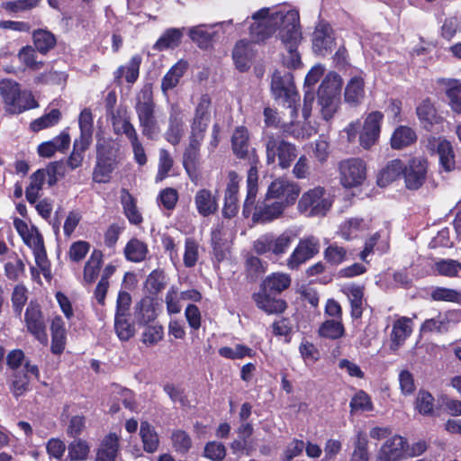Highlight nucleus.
<instances>
[{"instance_id": "1", "label": "nucleus", "mask_w": 461, "mask_h": 461, "mask_svg": "<svg viewBox=\"0 0 461 461\" xmlns=\"http://www.w3.org/2000/svg\"><path fill=\"white\" fill-rule=\"evenodd\" d=\"M251 18L252 40L263 41L275 35L287 51L284 64L288 68L299 66L301 59L297 49L303 39L299 11L288 5H277L258 10Z\"/></svg>"}, {"instance_id": "2", "label": "nucleus", "mask_w": 461, "mask_h": 461, "mask_svg": "<svg viewBox=\"0 0 461 461\" xmlns=\"http://www.w3.org/2000/svg\"><path fill=\"white\" fill-rule=\"evenodd\" d=\"M258 175L257 167L252 166L247 176V195L243 204V215L248 218L252 214V221L255 223H267L279 218L284 212L282 203L269 202L265 197L264 201L258 202L255 207L254 203L258 190Z\"/></svg>"}, {"instance_id": "3", "label": "nucleus", "mask_w": 461, "mask_h": 461, "mask_svg": "<svg viewBox=\"0 0 461 461\" xmlns=\"http://www.w3.org/2000/svg\"><path fill=\"white\" fill-rule=\"evenodd\" d=\"M0 96L5 111L12 114H18L39 106L32 93L22 90L20 85L12 79L0 81Z\"/></svg>"}, {"instance_id": "4", "label": "nucleus", "mask_w": 461, "mask_h": 461, "mask_svg": "<svg viewBox=\"0 0 461 461\" xmlns=\"http://www.w3.org/2000/svg\"><path fill=\"white\" fill-rule=\"evenodd\" d=\"M142 134L154 140L160 132V127L155 116V104L151 86H145L137 95L135 106Z\"/></svg>"}, {"instance_id": "5", "label": "nucleus", "mask_w": 461, "mask_h": 461, "mask_svg": "<svg viewBox=\"0 0 461 461\" xmlns=\"http://www.w3.org/2000/svg\"><path fill=\"white\" fill-rule=\"evenodd\" d=\"M341 86L342 80L335 72L328 73L321 82L318 91V102L325 120H330L339 108Z\"/></svg>"}, {"instance_id": "6", "label": "nucleus", "mask_w": 461, "mask_h": 461, "mask_svg": "<svg viewBox=\"0 0 461 461\" xmlns=\"http://www.w3.org/2000/svg\"><path fill=\"white\" fill-rule=\"evenodd\" d=\"M271 92L276 100H281L287 106L289 116L297 117L296 104L299 101V95L291 73L275 72L271 81Z\"/></svg>"}, {"instance_id": "7", "label": "nucleus", "mask_w": 461, "mask_h": 461, "mask_svg": "<svg viewBox=\"0 0 461 461\" xmlns=\"http://www.w3.org/2000/svg\"><path fill=\"white\" fill-rule=\"evenodd\" d=\"M332 205L325 189L317 186L304 192L298 201L297 210L308 217L324 216Z\"/></svg>"}, {"instance_id": "8", "label": "nucleus", "mask_w": 461, "mask_h": 461, "mask_svg": "<svg viewBox=\"0 0 461 461\" xmlns=\"http://www.w3.org/2000/svg\"><path fill=\"white\" fill-rule=\"evenodd\" d=\"M293 240V234L288 231H285L279 235L267 232L260 235L253 242V249L258 255L270 253L278 258L287 252Z\"/></svg>"}, {"instance_id": "9", "label": "nucleus", "mask_w": 461, "mask_h": 461, "mask_svg": "<svg viewBox=\"0 0 461 461\" xmlns=\"http://www.w3.org/2000/svg\"><path fill=\"white\" fill-rule=\"evenodd\" d=\"M267 163H278L281 168H287L297 157L294 145L284 140L268 135L266 140Z\"/></svg>"}, {"instance_id": "10", "label": "nucleus", "mask_w": 461, "mask_h": 461, "mask_svg": "<svg viewBox=\"0 0 461 461\" xmlns=\"http://www.w3.org/2000/svg\"><path fill=\"white\" fill-rule=\"evenodd\" d=\"M301 193V187L294 181L278 177L271 182L267 188V199H275V202L282 203L285 209L296 202Z\"/></svg>"}, {"instance_id": "11", "label": "nucleus", "mask_w": 461, "mask_h": 461, "mask_svg": "<svg viewBox=\"0 0 461 461\" xmlns=\"http://www.w3.org/2000/svg\"><path fill=\"white\" fill-rule=\"evenodd\" d=\"M339 168L340 183L346 188L359 186L366 179V166L360 158L344 159L339 163Z\"/></svg>"}, {"instance_id": "12", "label": "nucleus", "mask_w": 461, "mask_h": 461, "mask_svg": "<svg viewBox=\"0 0 461 461\" xmlns=\"http://www.w3.org/2000/svg\"><path fill=\"white\" fill-rule=\"evenodd\" d=\"M24 323L27 331L41 344L47 345L49 337L46 321L38 304L31 303L24 313Z\"/></svg>"}, {"instance_id": "13", "label": "nucleus", "mask_w": 461, "mask_h": 461, "mask_svg": "<svg viewBox=\"0 0 461 461\" xmlns=\"http://www.w3.org/2000/svg\"><path fill=\"white\" fill-rule=\"evenodd\" d=\"M320 249L319 240L314 236L301 239L286 260L289 269H297L302 264L313 258Z\"/></svg>"}, {"instance_id": "14", "label": "nucleus", "mask_w": 461, "mask_h": 461, "mask_svg": "<svg viewBox=\"0 0 461 461\" xmlns=\"http://www.w3.org/2000/svg\"><path fill=\"white\" fill-rule=\"evenodd\" d=\"M426 148L438 156L440 167L446 172L456 168L455 153L451 143L446 139L430 136L427 139Z\"/></svg>"}, {"instance_id": "15", "label": "nucleus", "mask_w": 461, "mask_h": 461, "mask_svg": "<svg viewBox=\"0 0 461 461\" xmlns=\"http://www.w3.org/2000/svg\"><path fill=\"white\" fill-rule=\"evenodd\" d=\"M428 173V161L423 157L409 159L404 165L403 177L408 189L417 190L425 182Z\"/></svg>"}, {"instance_id": "16", "label": "nucleus", "mask_w": 461, "mask_h": 461, "mask_svg": "<svg viewBox=\"0 0 461 461\" xmlns=\"http://www.w3.org/2000/svg\"><path fill=\"white\" fill-rule=\"evenodd\" d=\"M264 122L267 127L279 128L284 132L295 138H304L311 135V131L304 127H299L294 124V119L290 116V121L281 118L276 110L266 107L263 112Z\"/></svg>"}, {"instance_id": "17", "label": "nucleus", "mask_w": 461, "mask_h": 461, "mask_svg": "<svg viewBox=\"0 0 461 461\" xmlns=\"http://www.w3.org/2000/svg\"><path fill=\"white\" fill-rule=\"evenodd\" d=\"M406 439L399 435L387 438L378 449L375 461H402L405 459Z\"/></svg>"}, {"instance_id": "18", "label": "nucleus", "mask_w": 461, "mask_h": 461, "mask_svg": "<svg viewBox=\"0 0 461 461\" xmlns=\"http://www.w3.org/2000/svg\"><path fill=\"white\" fill-rule=\"evenodd\" d=\"M58 167H60V166L55 163L50 166L46 171L39 169L31 176L30 185L25 191L26 199L30 203H35L40 197V192L45 182L46 174L50 176L49 182L50 185L56 181V179L52 178L58 173Z\"/></svg>"}, {"instance_id": "19", "label": "nucleus", "mask_w": 461, "mask_h": 461, "mask_svg": "<svg viewBox=\"0 0 461 461\" xmlns=\"http://www.w3.org/2000/svg\"><path fill=\"white\" fill-rule=\"evenodd\" d=\"M32 378L39 379L40 371L36 365L26 361L24 364V372L17 371L14 374V379L11 384V392L15 397L24 394L29 390Z\"/></svg>"}, {"instance_id": "20", "label": "nucleus", "mask_w": 461, "mask_h": 461, "mask_svg": "<svg viewBox=\"0 0 461 461\" xmlns=\"http://www.w3.org/2000/svg\"><path fill=\"white\" fill-rule=\"evenodd\" d=\"M229 182L224 194V206L222 212L225 217L231 218L239 210V183L240 177L234 171H230L228 175Z\"/></svg>"}, {"instance_id": "21", "label": "nucleus", "mask_w": 461, "mask_h": 461, "mask_svg": "<svg viewBox=\"0 0 461 461\" xmlns=\"http://www.w3.org/2000/svg\"><path fill=\"white\" fill-rule=\"evenodd\" d=\"M333 46V36L329 24L320 23L313 32L312 48L315 53L325 56Z\"/></svg>"}, {"instance_id": "22", "label": "nucleus", "mask_w": 461, "mask_h": 461, "mask_svg": "<svg viewBox=\"0 0 461 461\" xmlns=\"http://www.w3.org/2000/svg\"><path fill=\"white\" fill-rule=\"evenodd\" d=\"M212 100L208 95H203L195 107L191 130L205 132L211 122Z\"/></svg>"}, {"instance_id": "23", "label": "nucleus", "mask_w": 461, "mask_h": 461, "mask_svg": "<svg viewBox=\"0 0 461 461\" xmlns=\"http://www.w3.org/2000/svg\"><path fill=\"white\" fill-rule=\"evenodd\" d=\"M257 306L268 314L281 313L286 308V303L282 299L276 298V294L264 291H260L253 295Z\"/></svg>"}, {"instance_id": "24", "label": "nucleus", "mask_w": 461, "mask_h": 461, "mask_svg": "<svg viewBox=\"0 0 461 461\" xmlns=\"http://www.w3.org/2000/svg\"><path fill=\"white\" fill-rule=\"evenodd\" d=\"M184 131L183 117L181 110L176 104H171L168 129L165 133V137L168 142L173 145L180 141Z\"/></svg>"}, {"instance_id": "25", "label": "nucleus", "mask_w": 461, "mask_h": 461, "mask_svg": "<svg viewBox=\"0 0 461 461\" xmlns=\"http://www.w3.org/2000/svg\"><path fill=\"white\" fill-rule=\"evenodd\" d=\"M115 167L116 161L113 156H106L98 149L97 162L93 173V179L97 183H107Z\"/></svg>"}, {"instance_id": "26", "label": "nucleus", "mask_w": 461, "mask_h": 461, "mask_svg": "<svg viewBox=\"0 0 461 461\" xmlns=\"http://www.w3.org/2000/svg\"><path fill=\"white\" fill-rule=\"evenodd\" d=\"M204 133L205 132L191 130L189 145L184 154V166L187 171L195 167Z\"/></svg>"}, {"instance_id": "27", "label": "nucleus", "mask_w": 461, "mask_h": 461, "mask_svg": "<svg viewBox=\"0 0 461 461\" xmlns=\"http://www.w3.org/2000/svg\"><path fill=\"white\" fill-rule=\"evenodd\" d=\"M253 56L254 50L251 42L246 40H240L236 43L233 49L232 58L240 71L249 69Z\"/></svg>"}, {"instance_id": "28", "label": "nucleus", "mask_w": 461, "mask_h": 461, "mask_svg": "<svg viewBox=\"0 0 461 461\" xmlns=\"http://www.w3.org/2000/svg\"><path fill=\"white\" fill-rule=\"evenodd\" d=\"M345 102L357 106L365 98V81L361 76L352 77L345 87Z\"/></svg>"}, {"instance_id": "29", "label": "nucleus", "mask_w": 461, "mask_h": 461, "mask_svg": "<svg viewBox=\"0 0 461 461\" xmlns=\"http://www.w3.org/2000/svg\"><path fill=\"white\" fill-rule=\"evenodd\" d=\"M118 452L119 437L115 433H110L97 448L95 461H115Z\"/></svg>"}, {"instance_id": "30", "label": "nucleus", "mask_w": 461, "mask_h": 461, "mask_svg": "<svg viewBox=\"0 0 461 461\" xmlns=\"http://www.w3.org/2000/svg\"><path fill=\"white\" fill-rule=\"evenodd\" d=\"M412 332V321L410 318L401 317L397 319L393 324L391 334L392 346L391 348L395 350Z\"/></svg>"}, {"instance_id": "31", "label": "nucleus", "mask_w": 461, "mask_h": 461, "mask_svg": "<svg viewBox=\"0 0 461 461\" xmlns=\"http://www.w3.org/2000/svg\"><path fill=\"white\" fill-rule=\"evenodd\" d=\"M70 144V137L67 132H61L51 140L43 142L38 147V153L41 157L50 158L56 151H65Z\"/></svg>"}, {"instance_id": "32", "label": "nucleus", "mask_w": 461, "mask_h": 461, "mask_svg": "<svg viewBox=\"0 0 461 461\" xmlns=\"http://www.w3.org/2000/svg\"><path fill=\"white\" fill-rule=\"evenodd\" d=\"M290 285L291 277L288 274L276 272L267 276L262 282L260 288L276 295L286 290Z\"/></svg>"}, {"instance_id": "33", "label": "nucleus", "mask_w": 461, "mask_h": 461, "mask_svg": "<svg viewBox=\"0 0 461 461\" xmlns=\"http://www.w3.org/2000/svg\"><path fill=\"white\" fill-rule=\"evenodd\" d=\"M188 68V63L183 59L177 61L163 77L161 80V90L166 95L167 91L175 88L180 78L184 76Z\"/></svg>"}, {"instance_id": "34", "label": "nucleus", "mask_w": 461, "mask_h": 461, "mask_svg": "<svg viewBox=\"0 0 461 461\" xmlns=\"http://www.w3.org/2000/svg\"><path fill=\"white\" fill-rule=\"evenodd\" d=\"M51 351L53 354H60L65 348L67 330L65 322L60 316H56L51 321Z\"/></svg>"}, {"instance_id": "35", "label": "nucleus", "mask_w": 461, "mask_h": 461, "mask_svg": "<svg viewBox=\"0 0 461 461\" xmlns=\"http://www.w3.org/2000/svg\"><path fill=\"white\" fill-rule=\"evenodd\" d=\"M416 113L424 128L429 130L434 125L442 122V117L438 114L434 104L429 100H423L416 108Z\"/></svg>"}, {"instance_id": "36", "label": "nucleus", "mask_w": 461, "mask_h": 461, "mask_svg": "<svg viewBox=\"0 0 461 461\" xmlns=\"http://www.w3.org/2000/svg\"><path fill=\"white\" fill-rule=\"evenodd\" d=\"M416 140L417 135L414 130L402 125L393 131L390 143L393 149H402L413 144Z\"/></svg>"}, {"instance_id": "37", "label": "nucleus", "mask_w": 461, "mask_h": 461, "mask_svg": "<svg viewBox=\"0 0 461 461\" xmlns=\"http://www.w3.org/2000/svg\"><path fill=\"white\" fill-rule=\"evenodd\" d=\"M194 203L198 212L203 216L211 215L218 209L217 199L207 189H201L196 193Z\"/></svg>"}, {"instance_id": "38", "label": "nucleus", "mask_w": 461, "mask_h": 461, "mask_svg": "<svg viewBox=\"0 0 461 461\" xmlns=\"http://www.w3.org/2000/svg\"><path fill=\"white\" fill-rule=\"evenodd\" d=\"M351 305V315L355 319L362 316L363 312V287L356 285H348L342 288Z\"/></svg>"}, {"instance_id": "39", "label": "nucleus", "mask_w": 461, "mask_h": 461, "mask_svg": "<svg viewBox=\"0 0 461 461\" xmlns=\"http://www.w3.org/2000/svg\"><path fill=\"white\" fill-rule=\"evenodd\" d=\"M154 299L149 296L142 298L135 306V319L139 324H147L157 317Z\"/></svg>"}, {"instance_id": "40", "label": "nucleus", "mask_w": 461, "mask_h": 461, "mask_svg": "<svg viewBox=\"0 0 461 461\" xmlns=\"http://www.w3.org/2000/svg\"><path fill=\"white\" fill-rule=\"evenodd\" d=\"M249 135L247 128L240 126L235 129L232 138L231 144L234 154L243 158L248 155L249 147Z\"/></svg>"}, {"instance_id": "41", "label": "nucleus", "mask_w": 461, "mask_h": 461, "mask_svg": "<svg viewBox=\"0 0 461 461\" xmlns=\"http://www.w3.org/2000/svg\"><path fill=\"white\" fill-rule=\"evenodd\" d=\"M148 253L149 249L147 244L135 238L130 240L124 248L126 259L134 263L145 260Z\"/></svg>"}, {"instance_id": "42", "label": "nucleus", "mask_w": 461, "mask_h": 461, "mask_svg": "<svg viewBox=\"0 0 461 461\" xmlns=\"http://www.w3.org/2000/svg\"><path fill=\"white\" fill-rule=\"evenodd\" d=\"M102 263L103 253L98 249H94L84 267L83 278L85 282L91 284L96 279Z\"/></svg>"}, {"instance_id": "43", "label": "nucleus", "mask_w": 461, "mask_h": 461, "mask_svg": "<svg viewBox=\"0 0 461 461\" xmlns=\"http://www.w3.org/2000/svg\"><path fill=\"white\" fill-rule=\"evenodd\" d=\"M452 315L451 312L440 313L435 318L426 320L422 323L420 330L422 332H447L450 328Z\"/></svg>"}, {"instance_id": "44", "label": "nucleus", "mask_w": 461, "mask_h": 461, "mask_svg": "<svg viewBox=\"0 0 461 461\" xmlns=\"http://www.w3.org/2000/svg\"><path fill=\"white\" fill-rule=\"evenodd\" d=\"M121 203L129 221L135 225L140 224L142 216L136 206L135 199L126 189H122L121 192Z\"/></svg>"}, {"instance_id": "45", "label": "nucleus", "mask_w": 461, "mask_h": 461, "mask_svg": "<svg viewBox=\"0 0 461 461\" xmlns=\"http://www.w3.org/2000/svg\"><path fill=\"white\" fill-rule=\"evenodd\" d=\"M140 62L141 59L139 56L132 57L129 62L118 68L114 73L115 79L120 81L124 77L128 83H134L139 77Z\"/></svg>"}, {"instance_id": "46", "label": "nucleus", "mask_w": 461, "mask_h": 461, "mask_svg": "<svg viewBox=\"0 0 461 461\" xmlns=\"http://www.w3.org/2000/svg\"><path fill=\"white\" fill-rule=\"evenodd\" d=\"M404 164L401 159H393L385 166L381 171L378 178V184L380 185H385L394 180H396L402 175L403 176Z\"/></svg>"}, {"instance_id": "47", "label": "nucleus", "mask_w": 461, "mask_h": 461, "mask_svg": "<svg viewBox=\"0 0 461 461\" xmlns=\"http://www.w3.org/2000/svg\"><path fill=\"white\" fill-rule=\"evenodd\" d=\"M140 435L143 443V448L148 453L157 451L159 439L155 429L147 421L140 423Z\"/></svg>"}, {"instance_id": "48", "label": "nucleus", "mask_w": 461, "mask_h": 461, "mask_svg": "<svg viewBox=\"0 0 461 461\" xmlns=\"http://www.w3.org/2000/svg\"><path fill=\"white\" fill-rule=\"evenodd\" d=\"M183 32L180 29L170 28L167 30L154 44V49L161 51L178 46Z\"/></svg>"}, {"instance_id": "49", "label": "nucleus", "mask_w": 461, "mask_h": 461, "mask_svg": "<svg viewBox=\"0 0 461 461\" xmlns=\"http://www.w3.org/2000/svg\"><path fill=\"white\" fill-rule=\"evenodd\" d=\"M319 335L329 339H338L345 333L341 320L332 319L325 321L319 328Z\"/></svg>"}, {"instance_id": "50", "label": "nucleus", "mask_w": 461, "mask_h": 461, "mask_svg": "<svg viewBox=\"0 0 461 461\" xmlns=\"http://www.w3.org/2000/svg\"><path fill=\"white\" fill-rule=\"evenodd\" d=\"M61 118V113L59 109H52L48 113L33 120L30 128L32 131H40L43 129H47L56 125Z\"/></svg>"}, {"instance_id": "51", "label": "nucleus", "mask_w": 461, "mask_h": 461, "mask_svg": "<svg viewBox=\"0 0 461 461\" xmlns=\"http://www.w3.org/2000/svg\"><path fill=\"white\" fill-rule=\"evenodd\" d=\"M90 453L89 444L81 438L73 440L68 447V457L70 461H85Z\"/></svg>"}, {"instance_id": "52", "label": "nucleus", "mask_w": 461, "mask_h": 461, "mask_svg": "<svg viewBox=\"0 0 461 461\" xmlns=\"http://www.w3.org/2000/svg\"><path fill=\"white\" fill-rule=\"evenodd\" d=\"M365 227L366 225L362 219L350 218L339 226V234L344 240H348L356 238L360 231L365 230Z\"/></svg>"}, {"instance_id": "53", "label": "nucleus", "mask_w": 461, "mask_h": 461, "mask_svg": "<svg viewBox=\"0 0 461 461\" xmlns=\"http://www.w3.org/2000/svg\"><path fill=\"white\" fill-rule=\"evenodd\" d=\"M430 297L433 301L461 304V292L452 288L437 286L432 289Z\"/></svg>"}, {"instance_id": "54", "label": "nucleus", "mask_w": 461, "mask_h": 461, "mask_svg": "<svg viewBox=\"0 0 461 461\" xmlns=\"http://www.w3.org/2000/svg\"><path fill=\"white\" fill-rule=\"evenodd\" d=\"M33 41L36 49L46 53L56 44V39L52 33L45 30H38L33 33Z\"/></svg>"}, {"instance_id": "55", "label": "nucleus", "mask_w": 461, "mask_h": 461, "mask_svg": "<svg viewBox=\"0 0 461 461\" xmlns=\"http://www.w3.org/2000/svg\"><path fill=\"white\" fill-rule=\"evenodd\" d=\"M127 138L130 140L134 155L135 161L140 166H144L147 163V157L145 153V149L139 139V135L136 131V129H128Z\"/></svg>"}, {"instance_id": "56", "label": "nucleus", "mask_w": 461, "mask_h": 461, "mask_svg": "<svg viewBox=\"0 0 461 461\" xmlns=\"http://www.w3.org/2000/svg\"><path fill=\"white\" fill-rule=\"evenodd\" d=\"M350 411H371L374 409V405L370 396L364 391L360 390L355 393L352 397L350 403Z\"/></svg>"}, {"instance_id": "57", "label": "nucleus", "mask_w": 461, "mask_h": 461, "mask_svg": "<svg viewBox=\"0 0 461 461\" xmlns=\"http://www.w3.org/2000/svg\"><path fill=\"white\" fill-rule=\"evenodd\" d=\"M435 270L444 276H459V273L461 272V262L454 259H440L435 263Z\"/></svg>"}, {"instance_id": "58", "label": "nucleus", "mask_w": 461, "mask_h": 461, "mask_svg": "<svg viewBox=\"0 0 461 461\" xmlns=\"http://www.w3.org/2000/svg\"><path fill=\"white\" fill-rule=\"evenodd\" d=\"M114 329L118 338L121 340L127 341L135 334V328L126 316H115Z\"/></svg>"}, {"instance_id": "59", "label": "nucleus", "mask_w": 461, "mask_h": 461, "mask_svg": "<svg viewBox=\"0 0 461 461\" xmlns=\"http://www.w3.org/2000/svg\"><path fill=\"white\" fill-rule=\"evenodd\" d=\"M181 301H183V298L178 288L174 285L171 286L165 296L167 312L169 314L179 313L182 309Z\"/></svg>"}, {"instance_id": "60", "label": "nucleus", "mask_w": 461, "mask_h": 461, "mask_svg": "<svg viewBox=\"0 0 461 461\" xmlns=\"http://www.w3.org/2000/svg\"><path fill=\"white\" fill-rule=\"evenodd\" d=\"M25 272V265L23 261L14 253L12 260L5 265V274L9 280H18Z\"/></svg>"}, {"instance_id": "61", "label": "nucleus", "mask_w": 461, "mask_h": 461, "mask_svg": "<svg viewBox=\"0 0 461 461\" xmlns=\"http://www.w3.org/2000/svg\"><path fill=\"white\" fill-rule=\"evenodd\" d=\"M212 27L206 25H198L190 29L189 36L192 41H195L200 47H205L211 41L213 32Z\"/></svg>"}, {"instance_id": "62", "label": "nucleus", "mask_w": 461, "mask_h": 461, "mask_svg": "<svg viewBox=\"0 0 461 461\" xmlns=\"http://www.w3.org/2000/svg\"><path fill=\"white\" fill-rule=\"evenodd\" d=\"M199 257V244L193 238H187L185 241L184 264L186 267H194Z\"/></svg>"}, {"instance_id": "63", "label": "nucleus", "mask_w": 461, "mask_h": 461, "mask_svg": "<svg viewBox=\"0 0 461 461\" xmlns=\"http://www.w3.org/2000/svg\"><path fill=\"white\" fill-rule=\"evenodd\" d=\"M446 94L449 99L452 111L461 114V83L458 81L450 82Z\"/></svg>"}, {"instance_id": "64", "label": "nucleus", "mask_w": 461, "mask_h": 461, "mask_svg": "<svg viewBox=\"0 0 461 461\" xmlns=\"http://www.w3.org/2000/svg\"><path fill=\"white\" fill-rule=\"evenodd\" d=\"M90 244L85 240H77L73 242L68 249V258L73 263L82 261L89 252Z\"/></svg>"}]
</instances>
